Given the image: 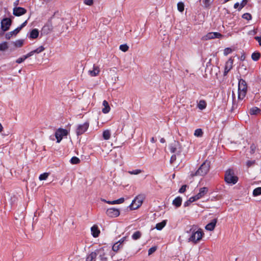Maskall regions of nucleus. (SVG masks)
I'll return each instance as SVG.
<instances>
[{
    "instance_id": "cd10ccee",
    "label": "nucleus",
    "mask_w": 261,
    "mask_h": 261,
    "mask_svg": "<svg viewBox=\"0 0 261 261\" xmlns=\"http://www.w3.org/2000/svg\"><path fill=\"white\" fill-rule=\"evenodd\" d=\"M260 57V54L258 52H254L251 55L252 59L255 61H257Z\"/></svg>"
},
{
    "instance_id": "4c0bfd02",
    "label": "nucleus",
    "mask_w": 261,
    "mask_h": 261,
    "mask_svg": "<svg viewBox=\"0 0 261 261\" xmlns=\"http://www.w3.org/2000/svg\"><path fill=\"white\" fill-rule=\"evenodd\" d=\"M202 3L204 7L208 8L211 6L212 1L211 0H202Z\"/></svg>"
},
{
    "instance_id": "8fccbe9b",
    "label": "nucleus",
    "mask_w": 261,
    "mask_h": 261,
    "mask_svg": "<svg viewBox=\"0 0 261 261\" xmlns=\"http://www.w3.org/2000/svg\"><path fill=\"white\" fill-rule=\"evenodd\" d=\"M254 164H255V161L254 160H253V161H248L246 162V165H247V167H248V168L251 167Z\"/></svg>"
},
{
    "instance_id": "1a4fd4ad",
    "label": "nucleus",
    "mask_w": 261,
    "mask_h": 261,
    "mask_svg": "<svg viewBox=\"0 0 261 261\" xmlns=\"http://www.w3.org/2000/svg\"><path fill=\"white\" fill-rule=\"evenodd\" d=\"M89 126V123L88 122L78 125L76 130L77 135L79 136L84 134L88 129Z\"/></svg>"
},
{
    "instance_id": "72a5a7b5",
    "label": "nucleus",
    "mask_w": 261,
    "mask_h": 261,
    "mask_svg": "<svg viewBox=\"0 0 261 261\" xmlns=\"http://www.w3.org/2000/svg\"><path fill=\"white\" fill-rule=\"evenodd\" d=\"M203 135V132L201 129H196L194 132V135L196 137H200Z\"/></svg>"
},
{
    "instance_id": "aec40b11",
    "label": "nucleus",
    "mask_w": 261,
    "mask_h": 261,
    "mask_svg": "<svg viewBox=\"0 0 261 261\" xmlns=\"http://www.w3.org/2000/svg\"><path fill=\"white\" fill-rule=\"evenodd\" d=\"M91 230L92 235L94 238L97 237L100 233V230L96 225L93 226L91 228Z\"/></svg>"
},
{
    "instance_id": "37998d69",
    "label": "nucleus",
    "mask_w": 261,
    "mask_h": 261,
    "mask_svg": "<svg viewBox=\"0 0 261 261\" xmlns=\"http://www.w3.org/2000/svg\"><path fill=\"white\" fill-rule=\"evenodd\" d=\"M124 201V198H119V199H118L117 200H114L113 203L114 204H121V203H122Z\"/></svg>"
},
{
    "instance_id": "a211bd4d",
    "label": "nucleus",
    "mask_w": 261,
    "mask_h": 261,
    "mask_svg": "<svg viewBox=\"0 0 261 261\" xmlns=\"http://www.w3.org/2000/svg\"><path fill=\"white\" fill-rule=\"evenodd\" d=\"M19 32L20 30L17 28L13 31L7 33L5 35V37L7 39H10L13 36H16Z\"/></svg>"
},
{
    "instance_id": "f704fd0d",
    "label": "nucleus",
    "mask_w": 261,
    "mask_h": 261,
    "mask_svg": "<svg viewBox=\"0 0 261 261\" xmlns=\"http://www.w3.org/2000/svg\"><path fill=\"white\" fill-rule=\"evenodd\" d=\"M80 162V160L76 156L72 157L70 160V163L72 164H79Z\"/></svg>"
},
{
    "instance_id": "a878e982",
    "label": "nucleus",
    "mask_w": 261,
    "mask_h": 261,
    "mask_svg": "<svg viewBox=\"0 0 261 261\" xmlns=\"http://www.w3.org/2000/svg\"><path fill=\"white\" fill-rule=\"evenodd\" d=\"M206 107V103L204 100H200L198 103L197 107L200 110H203Z\"/></svg>"
},
{
    "instance_id": "13d9d810",
    "label": "nucleus",
    "mask_w": 261,
    "mask_h": 261,
    "mask_svg": "<svg viewBox=\"0 0 261 261\" xmlns=\"http://www.w3.org/2000/svg\"><path fill=\"white\" fill-rule=\"evenodd\" d=\"M126 237H123L122 239H121L119 241H118L117 242L118 243H120L121 245H122V243L126 240Z\"/></svg>"
},
{
    "instance_id": "473e14b6",
    "label": "nucleus",
    "mask_w": 261,
    "mask_h": 261,
    "mask_svg": "<svg viewBox=\"0 0 261 261\" xmlns=\"http://www.w3.org/2000/svg\"><path fill=\"white\" fill-rule=\"evenodd\" d=\"M195 201L196 200H195L194 198L192 196L190 197L188 200H187L184 203V205L185 207L188 206L192 202Z\"/></svg>"
},
{
    "instance_id": "6ab92c4d",
    "label": "nucleus",
    "mask_w": 261,
    "mask_h": 261,
    "mask_svg": "<svg viewBox=\"0 0 261 261\" xmlns=\"http://www.w3.org/2000/svg\"><path fill=\"white\" fill-rule=\"evenodd\" d=\"M102 106L103 108L102 109V112L104 114L108 113L110 111V107L108 102L106 100H103L102 102Z\"/></svg>"
},
{
    "instance_id": "c756f323",
    "label": "nucleus",
    "mask_w": 261,
    "mask_h": 261,
    "mask_svg": "<svg viewBox=\"0 0 261 261\" xmlns=\"http://www.w3.org/2000/svg\"><path fill=\"white\" fill-rule=\"evenodd\" d=\"M141 237V233L139 231H137L132 235V238L134 240L140 239Z\"/></svg>"
},
{
    "instance_id": "49530a36",
    "label": "nucleus",
    "mask_w": 261,
    "mask_h": 261,
    "mask_svg": "<svg viewBox=\"0 0 261 261\" xmlns=\"http://www.w3.org/2000/svg\"><path fill=\"white\" fill-rule=\"evenodd\" d=\"M247 3V0H242L240 4V6L239 8V10H241Z\"/></svg>"
},
{
    "instance_id": "7c9ffc66",
    "label": "nucleus",
    "mask_w": 261,
    "mask_h": 261,
    "mask_svg": "<svg viewBox=\"0 0 261 261\" xmlns=\"http://www.w3.org/2000/svg\"><path fill=\"white\" fill-rule=\"evenodd\" d=\"M14 46L16 47H20L23 44V40H17L13 42Z\"/></svg>"
},
{
    "instance_id": "f03ea898",
    "label": "nucleus",
    "mask_w": 261,
    "mask_h": 261,
    "mask_svg": "<svg viewBox=\"0 0 261 261\" xmlns=\"http://www.w3.org/2000/svg\"><path fill=\"white\" fill-rule=\"evenodd\" d=\"M247 91L246 82L243 79H240L238 84V99L243 100L245 97Z\"/></svg>"
},
{
    "instance_id": "864d4df0",
    "label": "nucleus",
    "mask_w": 261,
    "mask_h": 261,
    "mask_svg": "<svg viewBox=\"0 0 261 261\" xmlns=\"http://www.w3.org/2000/svg\"><path fill=\"white\" fill-rule=\"evenodd\" d=\"M186 187H187V186L186 185H183L180 188V189L179 190V193H182L184 192H185V191H186Z\"/></svg>"
},
{
    "instance_id": "39448f33",
    "label": "nucleus",
    "mask_w": 261,
    "mask_h": 261,
    "mask_svg": "<svg viewBox=\"0 0 261 261\" xmlns=\"http://www.w3.org/2000/svg\"><path fill=\"white\" fill-rule=\"evenodd\" d=\"M209 169V163L204 162L195 173H191V176H204L208 172Z\"/></svg>"
},
{
    "instance_id": "f257e3e1",
    "label": "nucleus",
    "mask_w": 261,
    "mask_h": 261,
    "mask_svg": "<svg viewBox=\"0 0 261 261\" xmlns=\"http://www.w3.org/2000/svg\"><path fill=\"white\" fill-rule=\"evenodd\" d=\"M187 232L189 234L188 239L189 242H192L194 244L199 242L203 235L202 230L201 229H197L196 226H193Z\"/></svg>"
},
{
    "instance_id": "5701e85b",
    "label": "nucleus",
    "mask_w": 261,
    "mask_h": 261,
    "mask_svg": "<svg viewBox=\"0 0 261 261\" xmlns=\"http://www.w3.org/2000/svg\"><path fill=\"white\" fill-rule=\"evenodd\" d=\"M111 136V133L109 129H106L103 132L102 137L105 140H108L110 139Z\"/></svg>"
},
{
    "instance_id": "0e129e2a",
    "label": "nucleus",
    "mask_w": 261,
    "mask_h": 261,
    "mask_svg": "<svg viewBox=\"0 0 261 261\" xmlns=\"http://www.w3.org/2000/svg\"><path fill=\"white\" fill-rule=\"evenodd\" d=\"M251 150H252L253 151H254V150H255V147L254 146L252 145V146H251Z\"/></svg>"
},
{
    "instance_id": "5fc2aeb1",
    "label": "nucleus",
    "mask_w": 261,
    "mask_h": 261,
    "mask_svg": "<svg viewBox=\"0 0 261 261\" xmlns=\"http://www.w3.org/2000/svg\"><path fill=\"white\" fill-rule=\"evenodd\" d=\"M176 154H173L171 156V159H170V163H173L176 159Z\"/></svg>"
},
{
    "instance_id": "c9c22d12",
    "label": "nucleus",
    "mask_w": 261,
    "mask_h": 261,
    "mask_svg": "<svg viewBox=\"0 0 261 261\" xmlns=\"http://www.w3.org/2000/svg\"><path fill=\"white\" fill-rule=\"evenodd\" d=\"M261 194V187H258L255 189L253 191V195L255 196Z\"/></svg>"
},
{
    "instance_id": "e433bc0d",
    "label": "nucleus",
    "mask_w": 261,
    "mask_h": 261,
    "mask_svg": "<svg viewBox=\"0 0 261 261\" xmlns=\"http://www.w3.org/2000/svg\"><path fill=\"white\" fill-rule=\"evenodd\" d=\"M184 4L182 2H179L177 4V9L180 12H182L184 11Z\"/></svg>"
},
{
    "instance_id": "ddd939ff",
    "label": "nucleus",
    "mask_w": 261,
    "mask_h": 261,
    "mask_svg": "<svg viewBox=\"0 0 261 261\" xmlns=\"http://www.w3.org/2000/svg\"><path fill=\"white\" fill-rule=\"evenodd\" d=\"M222 36V35L220 33L218 32H211L207 34L203 37V39L207 40L214 38H220Z\"/></svg>"
},
{
    "instance_id": "9b49d317",
    "label": "nucleus",
    "mask_w": 261,
    "mask_h": 261,
    "mask_svg": "<svg viewBox=\"0 0 261 261\" xmlns=\"http://www.w3.org/2000/svg\"><path fill=\"white\" fill-rule=\"evenodd\" d=\"M106 214L110 217H117L120 215V211L117 208H110L107 210Z\"/></svg>"
},
{
    "instance_id": "69168bd1",
    "label": "nucleus",
    "mask_w": 261,
    "mask_h": 261,
    "mask_svg": "<svg viewBox=\"0 0 261 261\" xmlns=\"http://www.w3.org/2000/svg\"><path fill=\"white\" fill-rule=\"evenodd\" d=\"M155 141L154 138L153 137H152V138L151 139V142L152 143H154V142H155Z\"/></svg>"
},
{
    "instance_id": "2eb2a0df",
    "label": "nucleus",
    "mask_w": 261,
    "mask_h": 261,
    "mask_svg": "<svg viewBox=\"0 0 261 261\" xmlns=\"http://www.w3.org/2000/svg\"><path fill=\"white\" fill-rule=\"evenodd\" d=\"M100 72L99 68L98 66L94 65L92 69H90L88 71V73L91 76H97Z\"/></svg>"
},
{
    "instance_id": "0eeeda50",
    "label": "nucleus",
    "mask_w": 261,
    "mask_h": 261,
    "mask_svg": "<svg viewBox=\"0 0 261 261\" xmlns=\"http://www.w3.org/2000/svg\"><path fill=\"white\" fill-rule=\"evenodd\" d=\"M169 149L171 153L179 154L181 151L180 143L178 141H174L169 145Z\"/></svg>"
},
{
    "instance_id": "c03bdc74",
    "label": "nucleus",
    "mask_w": 261,
    "mask_h": 261,
    "mask_svg": "<svg viewBox=\"0 0 261 261\" xmlns=\"http://www.w3.org/2000/svg\"><path fill=\"white\" fill-rule=\"evenodd\" d=\"M232 50L231 48H226L224 50V55L225 56H227L228 54H230L232 52Z\"/></svg>"
},
{
    "instance_id": "412c9836",
    "label": "nucleus",
    "mask_w": 261,
    "mask_h": 261,
    "mask_svg": "<svg viewBox=\"0 0 261 261\" xmlns=\"http://www.w3.org/2000/svg\"><path fill=\"white\" fill-rule=\"evenodd\" d=\"M182 202V198L178 196L175 198L172 201V204L173 205L175 206L176 207H179Z\"/></svg>"
},
{
    "instance_id": "09e8293b",
    "label": "nucleus",
    "mask_w": 261,
    "mask_h": 261,
    "mask_svg": "<svg viewBox=\"0 0 261 261\" xmlns=\"http://www.w3.org/2000/svg\"><path fill=\"white\" fill-rule=\"evenodd\" d=\"M84 3L88 6H91L93 4V0H84Z\"/></svg>"
},
{
    "instance_id": "c85d7f7f",
    "label": "nucleus",
    "mask_w": 261,
    "mask_h": 261,
    "mask_svg": "<svg viewBox=\"0 0 261 261\" xmlns=\"http://www.w3.org/2000/svg\"><path fill=\"white\" fill-rule=\"evenodd\" d=\"M122 245L120 244V243H118L117 242L116 243H115L113 247H112V250L114 251V252H117L119 249L122 247Z\"/></svg>"
},
{
    "instance_id": "f3484780",
    "label": "nucleus",
    "mask_w": 261,
    "mask_h": 261,
    "mask_svg": "<svg viewBox=\"0 0 261 261\" xmlns=\"http://www.w3.org/2000/svg\"><path fill=\"white\" fill-rule=\"evenodd\" d=\"M216 223L217 219H214L205 226V228L207 230H213L216 226Z\"/></svg>"
},
{
    "instance_id": "20e7f679",
    "label": "nucleus",
    "mask_w": 261,
    "mask_h": 261,
    "mask_svg": "<svg viewBox=\"0 0 261 261\" xmlns=\"http://www.w3.org/2000/svg\"><path fill=\"white\" fill-rule=\"evenodd\" d=\"M94 252L96 254V257L98 256L100 261H108L109 250L106 247H101L95 250Z\"/></svg>"
},
{
    "instance_id": "4468645a",
    "label": "nucleus",
    "mask_w": 261,
    "mask_h": 261,
    "mask_svg": "<svg viewBox=\"0 0 261 261\" xmlns=\"http://www.w3.org/2000/svg\"><path fill=\"white\" fill-rule=\"evenodd\" d=\"M208 192V189L206 187H202L199 189L198 193L193 196L196 201L203 197Z\"/></svg>"
},
{
    "instance_id": "3c124183",
    "label": "nucleus",
    "mask_w": 261,
    "mask_h": 261,
    "mask_svg": "<svg viewBox=\"0 0 261 261\" xmlns=\"http://www.w3.org/2000/svg\"><path fill=\"white\" fill-rule=\"evenodd\" d=\"M25 60V58H24V56H23L22 57L17 59L16 60V62L17 63L20 64V63L23 62Z\"/></svg>"
},
{
    "instance_id": "774afa93",
    "label": "nucleus",
    "mask_w": 261,
    "mask_h": 261,
    "mask_svg": "<svg viewBox=\"0 0 261 261\" xmlns=\"http://www.w3.org/2000/svg\"><path fill=\"white\" fill-rule=\"evenodd\" d=\"M18 4V2H16V3H14V5H17Z\"/></svg>"
},
{
    "instance_id": "9d476101",
    "label": "nucleus",
    "mask_w": 261,
    "mask_h": 261,
    "mask_svg": "<svg viewBox=\"0 0 261 261\" xmlns=\"http://www.w3.org/2000/svg\"><path fill=\"white\" fill-rule=\"evenodd\" d=\"M67 135V131L65 129L59 128L55 133V137L57 139V142L60 143L62 140L63 137Z\"/></svg>"
},
{
    "instance_id": "a18cd8bd",
    "label": "nucleus",
    "mask_w": 261,
    "mask_h": 261,
    "mask_svg": "<svg viewBox=\"0 0 261 261\" xmlns=\"http://www.w3.org/2000/svg\"><path fill=\"white\" fill-rule=\"evenodd\" d=\"M156 249H157V248L155 246L152 247L151 248H150L148 250V255H150L151 254H152L153 253H154L156 250Z\"/></svg>"
},
{
    "instance_id": "58836bf2",
    "label": "nucleus",
    "mask_w": 261,
    "mask_h": 261,
    "mask_svg": "<svg viewBox=\"0 0 261 261\" xmlns=\"http://www.w3.org/2000/svg\"><path fill=\"white\" fill-rule=\"evenodd\" d=\"M49 173H44L40 175L39 177V179L40 180H45L48 176Z\"/></svg>"
},
{
    "instance_id": "338daca9",
    "label": "nucleus",
    "mask_w": 261,
    "mask_h": 261,
    "mask_svg": "<svg viewBox=\"0 0 261 261\" xmlns=\"http://www.w3.org/2000/svg\"><path fill=\"white\" fill-rule=\"evenodd\" d=\"M229 0H224V3H226L227 2H228Z\"/></svg>"
},
{
    "instance_id": "4be33fe9",
    "label": "nucleus",
    "mask_w": 261,
    "mask_h": 261,
    "mask_svg": "<svg viewBox=\"0 0 261 261\" xmlns=\"http://www.w3.org/2000/svg\"><path fill=\"white\" fill-rule=\"evenodd\" d=\"M38 30L36 29H34L31 32L30 38L32 39H36L38 37Z\"/></svg>"
},
{
    "instance_id": "ea45409f",
    "label": "nucleus",
    "mask_w": 261,
    "mask_h": 261,
    "mask_svg": "<svg viewBox=\"0 0 261 261\" xmlns=\"http://www.w3.org/2000/svg\"><path fill=\"white\" fill-rule=\"evenodd\" d=\"M119 48L122 51L125 52L128 50V46L126 44H122L120 45Z\"/></svg>"
},
{
    "instance_id": "4d7b16f0",
    "label": "nucleus",
    "mask_w": 261,
    "mask_h": 261,
    "mask_svg": "<svg viewBox=\"0 0 261 261\" xmlns=\"http://www.w3.org/2000/svg\"><path fill=\"white\" fill-rule=\"evenodd\" d=\"M254 38L258 42L259 44L261 45V36L255 37Z\"/></svg>"
},
{
    "instance_id": "79ce46f5",
    "label": "nucleus",
    "mask_w": 261,
    "mask_h": 261,
    "mask_svg": "<svg viewBox=\"0 0 261 261\" xmlns=\"http://www.w3.org/2000/svg\"><path fill=\"white\" fill-rule=\"evenodd\" d=\"M142 172V171L140 169H136L133 171H128V173L130 174L137 175Z\"/></svg>"
},
{
    "instance_id": "2f4dec72",
    "label": "nucleus",
    "mask_w": 261,
    "mask_h": 261,
    "mask_svg": "<svg viewBox=\"0 0 261 261\" xmlns=\"http://www.w3.org/2000/svg\"><path fill=\"white\" fill-rule=\"evenodd\" d=\"M260 112L259 109L257 107H253L250 110L251 115H256Z\"/></svg>"
},
{
    "instance_id": "b1692460",
    "label": "nucleus",
    "mask_w": 261,
    "mask_h": 261,
    "mask_svg": "<svg viewBox=\"0 0 261 261\" xmlns=\"http://www.w3.org/2000/svg\"><path fill=\"white\" fill-rule=\"evenodd\" d=\"M166 221V220H163L161 222L157 223L155 226V228L159 230H162L165 226Z\"/></svg>"
},
{
    "instance_id": "f8f14e48",
    "label": "nucleus",
    "mask_w": 261,
    "mask_h": 261,
    "mask_svg": "<svg viewBox=\"0 0 261 261\" xmlns=\"http://www.w3.org/2000/svg\"><path fill=\"white\" fill-rule=\"evenodd\" d=\"M27 13V10L20 7H15L13 10V14L16 16H21Z\"/></svg>"
},
{
    "instance_id": "6e6d98bb",
    "label": "nucleus",
    "mask_w": 261,
    "mask_h": 261,
    "mask_svg": "<svg viewBox=\"0 0 261 261\" xmlns=\"http://www.w3.org/2000/svg\"><path fill=\"white\" fill-rule=\"evenodd\" d=\"M27 24V20H25L23 23L21 24V25L18 27L19 30L20 31L23 27H24Z\"/></svg>"
},
{
    "instance_id": "bb28decb",
    "label": "nucleus",
    "mask_w": 261,
    "mask_h": 261,
    "mask_svg": "<svg viewBox=\"0 0 261 261\" xmlns=\"http://www.w3.org/2000/svg\"><path fill=\"white\" fill-rule=\"evenodd\" d=\"M8 47L9 46L7 42H3L0 43V51H5L8 49Z\"/></svg>"
},
{
    "instance_id": "393cba45",
    "label": "nucleus",
    "mask_w": 261,
    "mask_h": 261,
    "mask_svg": "<svg viewBox=\"0 0 261 261\" xmlns=\"http://www.w3.org/2000/svg\"><path fill=\"white\" fill-rule=\"evenodd\" d=\"M96 254L94 252H92L86 257V261H96Z\"/></svg>"
},
{
    "instance_id": "de8ad7c7",
    "label": "nucleus",
    "mask_w": 261,
    "mask_h": 261,
    "mask_svg": "<svg viewBox=\"0 0 261 261\" xmlns=\"http://www.w3.org/2000/svg\"><path fill=\"white\" fill-rule=\"evenodd\" d=\"M251 17V15L249 13H245L243 15V18L247 20H250Z\"/></svg>"
},
{
    "instance_id": "dca6fc26",
    "label": "nucleus",
    "mask_w": 261,
    "mask_h": 261,
    "mask_svg": "<svg viewBox=\"0 0 261 261\" xmlns=\"http://www.w3.org/2000/svg\"><path fill=\"white\" fill-rule=\"evenodd\" d=\"M233 64V60L229 59L226 63L224 70V74L226 75L232 68Z\"/></svg>"
},
{
    "instance_id": "e2e57ef3",
    "label": "nucleus",
    "mask_w": 261,
    "mask_h": 261,
    "mask_svg": "<svg viewBox=\"0 0 261 261\" xmlns=\"http://www.w3.org/2000/svg\"><path fill=\"white\" fill-rule=\"evenodd\" d=\"M160 142L162 143H164L165 142V140L164 138H161L160 139Z\"/></svg>"
},
{
    "instance_id": "680f3d73",
    "label": "nucleus",
    "mask_w": 261,
    "mask_h": 261,
    "mask_svg": "<svg viewBox=\"0 0 261 261\" xmlns=\"http://www.w3.org/2000/svg\"><path fill=\"white\" fill-rule=\"evenodd\" d=\"M256 33V31L255 30H251V31H249V34L250 35H254Z\"/></svg>"
},
{
    "instance_id": "6e6552de",
    "label": "nucleus",
    "mask_w": 261,
    "mask_h": 261,
    "mask_svg": "<svg viewBox=\"0 0 261 261\" xmlns=\"http://www.w3.org/2000/svg\"><path fill=\"white\" fill-rule=\"evenodd\" d=\"M12 23V20L9 18H4L1 22V27L3 31H8Z\"/></svg>"
},
{
    "instance_id": "423d86ee",
    "label": "nucleus",
    "mask_w": 261,
    "mask_h": 261,
    "mask_svg": "<svg viewBox=\"0 0 261 261\" xmlns=\"http://www.w3.org/2000/svg\"><path fill=\"white\" fill-rule=\"evenodd\" d=\"M144 199L143 195H139L133 200L129 207L131 210H136L142 204Z\"/></svg>"
},
{
    "instance_id": "a19ab883",
    "label": "nucleus",
    "mask_w": 261,
    "mask_h": 261,
    "mask_svg": "<svg viewBox=\"0 0 261 261\" xmlns=\"http://www.w3.org/2000/svg\"><path fill=\"white\" fill-rule=\"evenodd\" d=\"M45 49V48L43 46H40L37 49L34 50V53L39 54L43 51Z\"/></svg>"
},
{
    "instance_id": "7ed1b4c3",
    "label": "nucleus",
    "mask_w": 261,
    "mask_h": 261,
    "mask_svg": "<svg viewBox=\"0 0 261 261\" xmlns=\"http://www.w3.org/2000/svg\"><path fill=\"white\" fill-rule=\"evenodd\" d=\"M224 179L228 184H236L238 181V178L235 175L234 171L229 169L225 172Z\"/></svg>"
},
{
    "instance_id": "052dcab7",
    "label": "nucleus",
    "mask_w": 261,
    "mask_h": 261,
    "mask_svg": "<svg viewBox=\"0 0 261 261\" xmlns=\"http://www.w3.org/2000/svg\"><path fill=\"white\" fill-rule=\"evenodd\" d=\"M240 4L239 3H236L234 5V8L235 9H239V8L240 7Z\"/></svg>"
},
{
    "instance_id": "603ef678",
    "label": "nucleus",
    "mask_w": 261,
    "mask_h": 261,
    "mask_svg": "<svg viewBox=\"0 0 261 261\" xmlns=\"http://www.w3.org/2000/svg\"><path fill=\"white\" fill-rule=\"evenodd\" d=\"M34 54L35 53L34 52V50H32V51H30V53H29L28 54H27V55H24V58H25V59H27V58L33 56Z\"/></svg>"
},
{
    "instance_id": "bf43d9fd",
    "label": "nucleus",
    "mask_w": 261,
    "mask_h": 261,
    "mask_svg": "<svg viewBox=\"0 0 261 261\" xmlns=\"http://www.w3.org/2000/svg\"><path fill=\"white\" fill-rule=\"evenodd\" d=\"M102 200L103 201H105V202H106V203H108V204H114L113 203L114 201H107V200H105V199H102Z\"/></svg>"
}]
</instances>
